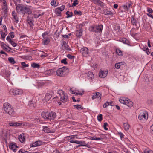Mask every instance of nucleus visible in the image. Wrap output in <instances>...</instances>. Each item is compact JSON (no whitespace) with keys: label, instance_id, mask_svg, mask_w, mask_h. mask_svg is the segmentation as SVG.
<instances>
[{"label":"nucleus","instance_id":"a211bd4d","mask_svg":"<svg viewBox=\"0 0 153 153\" xmlns=\"http://www.w3.org/2000/svg\"><path fill=\"white\" fill-rule=\"evenodd\" d=\"M49 112L45 111L42 113V116L45 119H49Z\"/></svg>","mask_w":153,"mask_h":153},{"label":"nucleus","instance_id":"1a4fd4ad","mask_svg":"<svg viewBox=\"0 0 153 153\" xmlns=\"http://www.w3.org/2000/svg\"><path fill=\"white\" fill-rule=\"evenodd\" d=\"M80 52L83 56L85 57L88 56L89 53L88 49L86 47H84L82 48L80 50Z\"/></svg>","mask_w":153,"mask_h":153},{"label":"nucleus","instance_id":"de8ad7c7","mask_svg":"<svg viewBox=\"0 0 153 153\" xmlns=\"http://www.w3.org/2000/svg\"><path fill=\"white\" fill-rule=\"evenodd\" d=\"M7 32H5L4 33L2 32L1 34V37L2 39H4L5 38L6 36L7 35Z\"/></svg>","mask_w":153,"mask_h":153},{"label":"nucleus","instance_id":"2eb2a0df","mask_svg":"<svg viewBox=\"0 0 153 153\" xmlns=\"http://www.w3.org/2000/svg\"><path fill=\"white\" fill-rule=\"evenodd\" d=\"M108 73L107 71L101 70L99 72V76L101 78H104L106 76Z\"/></svg>","mask_w":153,"mask_h":153},{"label":"nucleus","instance_id":"f3484780","mask_svg":"<svg viewBox=\"0 0 153 153\" xmlns=\"http://www.w3.org/2000/svg\"><path fill=\"white\" fill-rule=\"evenodd\" d=\"M101 96V94L99 92H97L94 94L92 97V99L94 100L95 99H97L98 100H100Z\"/></svg>","mask_w":153,"mask_h":153},{"label":"nucleus","instance_id":"b1692460","mask_svg":"<svg viewBox=\"0 0 153 153\" xmlns=\"http://www.w3.org/2000/svg\"><path fill=\"white\" fill-rule=\"evenodd\" d=\"M51 97V94L47 93L46 94L45 97L43 99V101L44 102H46L48 101Z\"/></svg>","mask_w":153,"mask_h":153},{"label":"nucleus","instance_id":"69168bd1","mask_svg":"<svg viewBox=\"0 0 153 153\" xmlns=\"http://www.w3.org/2000/svg\"><path fill=\"white\" fill-rule=\"evenodd\" d=\"M78 4L77 3V0H74V1L72 4V6H74Z\"/></svg>","mask_w":153,"mask_h":153},{"label":"nucleus","instance_id":"680f3d73","mask_svg":"<svg viewBox=\"0 0 153 153\" xmlns=\"http://www.w3.org/2000/svg\"><path fill=\"white\" fill-rule=\"evenodd\" d=\"M108 105H109V102H107L103 104V107L104 108H105Z\"/></svg>","mask_w":153,"mask_h":153},{"label":"nucleus","instance_id":"6e6d98bb","mask_svg":"<svg viewBox=\"0 0 153 153\" xmlns=\"http://www.w3.org/2000/svg\"><path fill=\"white\" fill-rule=\"evenodd\" d=\"M74 13L75 15H81L82 14V13L81 11H78L77 10H75L74 12Z\"/></svg>","mask_w":153,"mask_h":153},{"label":"nucleus","instance_id":"aec40b11","mask_svg":"<svg viewBox=\"0 0 153 153\" xmlns=\"http://www.w3.org/2000/svg\"><path fill=\"white\" fill-rule=\"evenodd\" d=\"M56 114L55 112H53L51 111L49 112V119L53 120L56 117Z\"/></svg>","mask_w":153,"mask_h":153},{"label":"nucleus","instance_id":"c03bdc74","mask_svg":"<svg viewBox=\"0 0 153 153\" xmlns=\"http://www.w3.org/2000/svg\"><path fill=\"white\" fill-rule=\"evenodd\" d=\"M45 84V83L41 81H39L37 82V85L39 87L43 86Z\"/></svg>","mask_w":153,"mask_h":153},{"label":"nucleus","instance_id":"a18cd8bd","mask_svg":"<svg viewBox=\"0 0 153 153\" xmlns=\"http://www.w3.org/2000/svg\"><path fill=\"white\" fill-rule=\"evenodd\" d=\"M31 66L33 68H38L39 67V65L38 64L33 63L31 64Z\"/></svg>","mask_w":153,"mask_h":153},{"label":"nucleus","instance_id":"72a5a7b5","mask_svg":"<svg viewBox=\"0 0 153 153\" xmlns=\"http://www.w3.org/2000/svg\"><path fill=\"white\" fill-rule=\"evenodd\" d=\"M120 41L125 44L128 45L129 42V41L126 39L125 38H122L120 39Z\"/></svg>","mask_w":153,"mask_h":153},{"label":"nucleus","instance_id":"473e14b6","mask_svg":"<svg viewBox=\"0 0 153 153\" xmlns=\"http://www.w3.org/2000/svg\"><path fill=\"white\" fill-rule=\"evenodd\" d=\"M116 52L117 54L119 56H121L123 55L122 51L118 48L116 49Z\"/></svg>","mask_w":153,"mask_h":153},{"label":"nucleus","instance_id":"5701e85b","mask_svg":"<svg viewBox=\"0 0 153 153\" xmlns=\"http://www.w3.org/2000/svg\"><path fill=\"white\" fill-rule=\"evenodd\" d=\"M129 99L125 97H121L120 98L119 101L121 103L125 104Z\"/></svg>","mask_w":153,"mask_h":153},{"label":"nucleus","instance_id":"c9c22d12","mask_svg":"<svg viewBox=\"0 0 153 153\" xmlns=\"http://www.w3.org/2000/svg\"><path fill=\"white\" fill-rule=\"evenodd\" d=\"M104 14L105 15H112V13L108 9H105L103 11Z\"/></svg>","mask_w":153,"mask_h":153},{"label":"nucleus","instance_id":"a19ab883","mask_svg":"<svg viewBox=\"0 0 153 153\" xmlns=\"http://www.w3.org/2000/svg\"><path fill=\"white\" fill-rule=\"evenodd\" d=\"M58 8H56L55 10V13L58 16H60L61 15V12Z\"/></svg>","mask_w":153,"mask_h":153},{"label":"nucleus","instance_id":"bf43d9fd","mask_svg":"<svg viewBox=\"0 0 153 153\" xmlns=\"http://www.w3.org/2000/svg\"><path fill=\"white\" fill-rule=\"evenodd\" d=\"M147 102L149 105H151L153 103V100L151 99L148 100Z\"/></svg>","mask_w":153,"mask_h":153},{"label":"nucleus","instance_id":"c756f323","mask_svg":"<svg viewBox=\"0 0 153 153\" xmlns=\"http://www.w3.org/2000/svg\"><path fill=\"white\" fill-rule=\"evenodd\" d=\"M83 30L82 29H80L77 30L76 32V36L78 37H80L82 35Z\"/></svg>","mask_w":153,"mask_h":153},{"label":"nucleus","instance_id":"7ed1b4c3","mask_svg":"<svg viewBox=\"0 0 153 153\" xmlns=\"http://www.w3.org/2000/svg\"><path fill=\"white\" fill-rule=\"evenodd\" d=\"M4 110L5 112L10 116L14 115L15 112L13 107L8 102H5L3 105Z\"/></svg>","mask_w":153,"mask_h":153},{"label":"nucleus","instance_id":"5fc2aeb1","mask_svg":"<svg viewBox=\"0 0 153 153\" xmlns=\"http://www.w3.org/2000/svg\"><path fill=\"white\" fill-rule=\"evenodd\" d=\"M60 12L62 11L65 8V5H62L59 7L57 8Z\"/></svg>","mask_w":153,"mask_h":153},{"label":"nucleus","instance_id":"6ab92c4d","mask_svg":"<svg viewBox=\"0 0 153 153\" xmlns=\"http://www.w3.org/2000/svg\"><path fill=\"white\" fill-rule=\"evenodd\" d=\"M132 5V4L131 2L127 3L123 6V8L126 11H128L130 7Z\"/></svg>","mask_w":153,"mask_h":153},{"label":"nucleus","instance_id":"864d4df0","mask_svg":"<svg viewBox=\"0 0 153 153\" xmlns=\"http://www.w3.org/2000/svg\"><path fill=\"white\" fill-rule=\"evenodd\" d=\"M21 65L24 68L27 67L29 66V65L28 64H26L24 62H22L21 63Z\"/></svg>","mask_w":153,"mask_h":153},{"label":"nucleus","instance_id":"774afa93","mask_svg":"<svg viewBox=\"0 0 153 153\" xmlns=\"http://www.w3.org/2000/svg\"><path fill=\"white\" fill-rule=\"evenodd\" d=\"M118 134L120 136L121 138H123L124 136L123 134L121 132H118Z\"/></svg>","mask_w":153,"mask_h":153},{"label":"nucleus","instance_id":"cd10ccee","mask_svg":"<svg viewBox=\"0 0 153 153\" xmlns=\"http://www.w3.org/2000/svg\"><path fill=\"white\" fill-rule=\"evenodd\" d=\"M1 48L4 50H7L8 49H9L10 50L11 49V48L10 47L7 46L3 42H1Z\"/></svg>","mask_w":153,"mask_h":153},{"label":"nucleus","instance_id":"4c0bfd02","mask_svg":"<svg viewBox=\"0 0 153 153\" xmlns=\"http://www.w3.org/2000/svg\"><path fill=\"white\" fill-rule=\"evenodd\" d=\"M94 3L101 6H102L104 5V3L101 1L100 0H97L95 1Z\"/></svg>","mask_w":153,"mask_h":153},{"label":"nucleus","instance_id":"423d86ee","mask_svg":"<svg viewBox=\"0 0 153 153\" xmlns=\"http://www.w3.org/2000/svg\"><path fill=\"white\" fill-rule=\"evenodd\" d=\"M103 29V25H92L89 27V30L91 31L95 32H101Z\"/></svg>","mask_w":153,"mask_h":153},{"label":"nucleus","instance_id":"4d7b16f0","mask_svg":"<svg viewBox=\"0 0 153 153\" xmlns=\"http://www.w3.org/2000/svg\"><path fill=\"white\" fill-rule=\"evenodd\" d=\"M67 59L66 58H64L61 60V62L62 63H64L65 64H67L68 63L66 61Z\"/></svg>","mask_w":153,"mask_h":153},{"label":"nucleus","instance_id":"3c124183","mask_svg":"<svg viewBox=\"0 0 153 153\" xmlns=\"http://www.w3.org/2000/svg\"><path fill=\"white\" fill-rule=\"evenodd\" d=\"M56 2L54 0L52 1L51 2V4L53 6L56 7L57 5H56Z\"/></svg>","mask_w":153,"mask_h":153},{"label":"nucleus","instance_id":"dca6fc26","mask_svg":"<svg viewBox=\"0 0 153 153\" xmlns=\"http://www.w3.org/2000/svg\"><path fill=\"white\" fill-rule=\"evenodd\" d=\"M54 73V70L51 69L46 71L44 72V74L46 76H50L53 75Z\"/></svg>","mask_w":153,"mask_h":153},{"label":"nucleus","instance_id":"f257e3e1","mask_svg":"<svg viewBox=\"0 0 153 153\" xmlns=\"http://www.w3.org/2000/svg\"><path fill=\"white\" fill-rule=\"evenodd\" d=\"M16 6V10L19 14L22 13L25 14V13L30 14L31 13L30 9L22 4H17L16 2H15Z\"/></svg>","mask_w":153,"mask_h":153},{"label":"nucleus","instance_id":"37998d69","mask_svg":"<svg viewBox=\"0 0 153 153\" xmlns=\"http://www.w3.org/2000/svg\"><path fill=\"white\" fill-rule=\"evenodd\" d=\"M66 14L67 15V18L71 17L73 16V13L72 12H70L68 11L66 12Z\"/></svg>","mask_w":153,"mask_h":153},{"label":"nucleus","instance_id":"052dcab7","mask_svg":"<svg viewBox=\"0 0 153 153\" xmlns=\"http://www.w3.org/2000/svg\"><path fill=\"white\" fill-rule=\"evenodd\" d=\"M10 43L13 47H15L17 46V44L16 43H15L13 41H12L11 42H10Z\"/></svg>","mask_w":153,"mask_h":153},{"label":"nucleus","instance_id":"13d9d810","mask_svg":"<svg viewBox=\"0 0 153 153\" xmlns=\"http://www.w3.org/2000/svg\"><path fill=\"white\" fill-rule=\"evenodd\" d=\"M67 57L69 59H70L72 60H74L75 57L74 56H71L70 54H68L67 56Z\"/></svg>","mask_w":153,"mask_h":153},{"label":"nucleus","instance_id":"09e8293b","mask_svg":"<svg viewBox=\"0 0 153 153\" xmlns=\"http://www.w3.org/2000/svg\"><path fill=\"white\" fill-rule=\"evenodd\" d=\"M2 9L4 12H6L8 9L7 5L5 4L4 5H3Z\"/></svg>","mask_w":153,"mask_h":153},{"label":"nucleus","instance_id":"49530a36","mask_svg":"<svg viewBox=\"0 0 153 153\" xmlns=\"http://www.w3.org/2000/svg\"><path fill=\"white\" fill-rule=\"evenodd\" d=\"M74 106L79 110H82L83 109L81 105H74Z\"/></svg>","mask_w":153,"mask_h":153},{"label":"nucleus","instance_id":"58836bf2","mask_svg":"<svg viewBox=\"0 0 153 153\" xmlns=\"http://www.w3.org/2000/svg\"><path fill=\"white\" fill-rule=\"evenodd\" d=\"M76 135H73L67 136L66 137V138L68 140H69L71 139H74L75 138V137H76Z\"/></svg>","mask_w":153,"mask_h":153},{"label":"nucleus","instance_id":"ddd939ff","mask_svg":"<svg viewBox=\"0 0 153 153\" xmlns=\"http://www.w3.org/2000/svg\"><path fill=\"white\" fill-rule=\"evenodd\" d=\"M131 17V24L137 27L138 23L137 19L135 18L134 16H132Z\"/></svg>","mask_w":153,"mask_h":153},{"label":"nucleus","instance_id":"c85d7f7f","mask_svg":"<svg viewBox=\"0 0 153 153\" xmlns=\"http://www.w3.org/2000/svg\"><path fill=\"white\" fill-rule=\"evenodd\" d=\"M78 143L77 144H79V145L78 146V147L80 146H87V145L85 144V141H78Z\"/></svg>","mask_w":153,"mask_h":153},{"label":"nucleus","instance_id":"9b49d317","mask_svg":"<svg viewBox=\"0 0 153 153\" xmlns=\"http://www.w3.org/2000/svg\"><path fill=\"white\" fill-rule=\"evenodd\" d=\"M42 142L40 140H38L31 143L30 145V147H34L40 146L42 144Z\"/></svg>","mask_w":153,"mask_h":153},{"label":"nucleus","instance_id":"2f4dec72","mask_svg":"<svg viewBox=\"0 0 153 153\" xmlns=\"http://www.w3.org/2000/svg\"><path fill=\"white\" fill-rule=\"evenodd\" d=\"M125 105H127L129 107H131L133 106V103L132 101H131L129 99H128L127 102H126Z\"/></svg>","mask_w":153,"mask_h":153},{"label":"nucleus","instance_id":"4468645a","mask_svg":"<svg viewBox=\"0 0 153 153\" xmlns=\"http://www.w3.org/2000/svg\"><path fill=\"white\" fill-rule=\"evenodd\" d=\"M12 15L13 18L14 20V22L16 23H17L19 22V18L17 16V14L15 12V11H13L12 13Z\"/></svg>","mask_w":153,"mask_h":153},{"label":"nucleus","instance_id":"4be33fe9","mask_svg":"<svg viewBox=\"0 0 153 153\" xmlns=\"http://www.w3.org/2000/svg\"><path fill=\"white\" fill-rule=\"evenodd\" d=\"M19 123L20 124L19 125V127H20L22 128H26L29 126V123H22L19 122Z\"/></svg>","mask_w":153,"mask_h":153},{"label":"nucleus","instance_id":"20e7f679","mask_svg":"<svg viewBox=\"0 0 153 153\" xmlns=\"http://www.w3.org/2000/svg\"><path fill=\"white\" fill-rule=\"evenodd\" d=\"M148 115L147 112L144 110L140 111L138 118L142 123H145L148 119Z\"/></svg>","mask_w":153,"mask_h":153},{"label":"nucleus","instance_id":"9d476101","mask_svg":"<svg viewBox=\"0 0 153 153\" xmlns=\"http://www.w3.org/2000/svg\"><path fill=\"white\" fill-rule=\"evenodd\" d=\"M62 48L64 50L70 51L71 49L67 45V42L63 41L62 43Z\"/></svg>","mask_w":153,"mask_h":153},{"label":"nucleus","instance_id":"7c9ffc66","mask_svg":"<svg viewBox=\"0 0 153 153\" xmlns=\"http://www.w3.org/2000/svg\"><path fill=\"white\" fill-rule=\"evenodd\" d=\"M27 19L28 24L30 26V27H32L33 26V22L30 19L29 16H27Z\"/></svg>","mask_w":153,"mask_h":153},{"label":"nucleus","instance_id":"f03ea898","mask_svg":"<svg viewBox=\"0 0 153 153\" xmlns=\"http://www.w3.org/2000/svg\"><path fill=\"white\" fill-rule=\"evenodd\" d=\"M58 94L60 97V101H58V104L60 105H62V103L67 102L68 100V95L62 90H59L57 91Z\"/></svg>","mask_w":153,"mask_h":153},{"label":"nucleus","instance_id":"8fccbe9b","mask_svg":"<svg viewBox=\"0 0 153 153\" xmlns=\"http://www.w3.org/2000/svg\"><path fill=\"white\" fill-rule=\"evenodd\" d=\"M88 76L91 79H92L94 78V75L91 72H89L88 73Z\"/></svg>","mask_w":153,"mask_h":153},{"label":"nucleus","instance_id":"0e129e2a","mask_svg":"<svg viewBox=\"0 0 153 153\" xmlns=\"http://www.w3.org/2000/svg\"><path fill=\"white\" fill-rule=\"evenodd\" d=\"M70 35L71 33H70L68 35H62V36L65 38H68Z\"/></svg>","mask_w":153,"mask_h":153},{"label":"nucleus","instance_id":"603ef678","mask_svg":"<svg viewBox=\"0 0 153 153\" xmlns=\"http://www.w3.org/2000/svg\"><path fill=\"white\" fill-rule=\"evenodd\" d=\"M97 118L99 121H101L102 120V115L101 114L98 116Z\"/></svg>","mask_w":153,"mask_h":153},{"label":"nucleus","instance_id":"f704fd0d","mask_svg":"<svg viewBox=\"0 0 153 153\" xmlns=\"http://www.w3.org/2000/svg\"><path fill=\"white\" fill-rule=\"evenodd\" d=\"M43 130L45 132L48 133L51 132V130L47 126H43Z\"/></svg>","mask_w":153,"mask_h":153},{"label":"nucleus","instance_id":"ea45409f","mask_svg":"<svg viewBox=\"0 0 153 153\" xmlns=\"http://www.w3.org/2000/svg\"><path fill=\"white\" fill-rule=\"evenodd\" d=\"M144 153H153V151L148 148L145 149L143 151Z\"/></svg>","mask_w":153,"mask_h":153},{"label":"nucleus","instance_id":"79ce46f5","mask_svg":"<svg viewBox=\"0 0 153 153\" xmlns=\"http://www.w3.org/2000/svg\"><path fill=\"white\" fill-rule=\"evenodd\" d=\"M8 60L11 64H14L16 63V62L14 60V58L13 57L9 58Z\"/></svg>","mask_w":153,"mask_h":153},{"label":"nucleus","instance_id":"a878e982","mask_svg":"<svg viewBox=\"0 0 153 153\" xmlns=\"http://www.w3.org/2000/svg\"><path fill=\"white\" fill-rule=\"evenodd\" d=\"M10 148L13 150L14 151H15L16 150V149L18 148L16 144L11 143L9 146Z\"/></svg>","mask_w":153,"mask_h":153},{"label":"nucleus","instance_id":"f8f14e48","mask_svg":"<svg viewBox=\"0 0 153 153\" xmlns=\"http://www.w3.org/2000/svg\"><path fill=\"white\" fill-rule=\"evenodd\" d=\"M26 136L24 133L21 134L18 137L19 140L22 143H25V140Z\"/></svg>","mask_w":153,"mask_h":153},{"label":"nucleus","instance_id":"bb28decb","mask_svg":"<svg viewBox=\"0 0 153 153\" xmlns=\"http://www.w3.org/2000/svg\"><path fill=\"white\" fill-rule=\"evenodd\" d=\"M49 42L50 39L48 37L44 38L42 39V43L44 45H47Z\"/></svg>","mask_w":153,"mask_h":153},{"label":"nucleus","instance_id":"e433bc0d","mask_svg":"<svg viewBox=\"0 0 153 153\" xmlns=\"http://www.w3.org/2000/svg\"><path fill=\"white\" fill-rule=\"evenodd\" d=\"M124 125V129L126 131H128L129 130V127H130V126L128 124V123H124L123 124Z\"/></svg>","mask_w":153,"mask_h":153},{"label":"nucleus","instance_id":"6e6552de","mask_svg":"<svg viewBox=\"0 0 153 153\" xmlns=\"http://www.w3.org/2000/svg\"><path fill=\"white\" fill-rule=\"evenodd\" d=\"M70 92L72 94H74L76 95H82L83 94V91L82 90H79L77 89H72V88H71L70 89Z\"/></svg>","mask_w":153,"mask_h":153},{"label":"nucleus","instance_id":"39448f33","mask_svg":"<svg viewBox=\"0 0 153 153\" xmlns=\"http://www.w3.org/2000/svg\"><path fill=\"white\" fill-rule=\"evenodd\" d=\"M68 69L66 67H63L58 69L56 72V75L60 76H64L67 74L68 72Z\"/></svg>","mask_w":153,"mask_h":153},{"label":"nucleus","instance_id":"e2e57ef3","mask_svg":"<svg viewBox=\"0 0 153 153\" xmlns=\"http://www.w3.org/2000/svg\"><path fill=\"white\" fill-rule=\"evenodd\" d=\"M108 124L107 123H104L103 127L105 130H108V128L106 127V126H107Z\"/></svg>","mask_w":153,"mask_h":153},{"label":"nucleus","instance_id":"412c9836","mask_svg":"<svg viewBox=\"0 0 153 153\" xmlns=\"http://www.w3.org/2000/svg\"><path fill=\"white\" fill-rule=\"evenodd\" d=\"M147 11L148 13H147V15L149 17H151L153 19V16L151 14L153 13V10L150 8H147Z\"/></svg>","mask_w":153,"mask_h":153},{"label":"nucleus","instance_id":"338daca9","mask_svg":"<svg viewBox=\"0 0 153 153\" xmlns=\"http://www.w3.org/2000/svg\"><path fill=\"white\" fill-rule=\"evenodd\" d=\"M120 63H117L115 64V66L116 68L119 69L120 68V65H119Z\"/></svg>","mask_w":153,"mask_h":153},{"label":"nucleus","instance_id":"0eeeda50","mask_svg":"<svg viewBox=\"0 0 153 153\" xmlns=\"http://www.w3.org/2000/svg\"><path fill=\"white\" fill-rule=\"evenodd\" d=\"M9 93L11 95H18L22 94L23 91L21 89L17 88H12L9 90Z\"/></svg>","mask_w":153,"mask_h":153},{"label":"nucleus","instance_id":"393cba45","mask_svg":"<svg viewBox=\"0 0 153 153\" xmlns=\"http://www.w3.org/2000/svg\"><path fill=\"white\" fill-rule=\"evenodd\" d=\"M20 124L19 123V122H10L9 123V126H10L14 127H19V125Z\"/></svg>","mask_w":153,"mask_h":153}]
</instances>
